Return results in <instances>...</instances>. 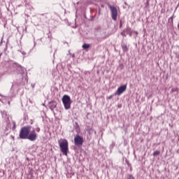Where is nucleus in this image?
<instances>
[{"label":"nucleus","instance_id":"obj_1","mask_svg":"<svg viewBox=\"0 0 179 179\" xmlns=\"http://www.w3.org/2000/svg\"><path fill=\"white\" fill-rule=\"evenodd\" d=\"M59 146L60 148L61 152L65 155V156L68 155V151H69V148H68V141L66 139L64 140H59L58 141Z\"/></svg>","mask_w":179,"mask_h":179},{"label":"nucleus","instance_id":"obj_2","mask_svg":"<svg viewBox=\"0 0 179 179\" xmlns=\"http://www.w3.org/2000/svg\"><path fill=\"white\" fill-rule=\"evenodd\" d=\"M62 101L66 110H69V108H71V104H72L71 96H69V95H64L62 99Z\"/></svg>","mask_w":179,"mask_h":179},{"label":"nucleus","instance_id":"obj_3","mask_svg":"<svg viewBox=\"0 0 179 179\" xmlns=\"http://www.w3.org/2000/svg\"><path fill=\"white\" fill-rule=\"evenodd\" d=\"M30 134V128L29 127H24L20 129V138L27 139L29 134Z\"/></svg>","mask_w":179,"mask_h":179},{"label":"nucleus","instance_id":"obj_4","mask_svg":"<svg viewBox=\"0 0 179 179\" xmlns=\"http://www.w3.org/2000/svg\"><path fill=\"white\" fill-rule=\"evenodd\" d=\"M74 143L76 146H82L83 145V137L76 135L74 138Z\"/></svg>","mask_w":179,"mask_h":179},{"label":"nucleus","instance_id":"obj_5","mask_svg":"<svg viewBox=\"0 0 179 179\" xmlns=\"http://www.w3.org/2000/svg\"><path fill=\"white\" fill-rule=\"evenodd\" d=\"M109 8L111 12L113 20H117V16H118V10H117V8L113 6H110Z\"/></svg>","mask_w":179,"mask_h":179},{"label":"nucleus","instance_id":"obj_6","mask_svg":"<svg viewBox=\"0 0 179 179\" xmlns=\"http://www.w3.org/2000/svg\"><path fill=\"white\" fill-rule=\"evenodd\" d=\"M27 139H29V141H31V142H34V141L37 139V133H36V131L34 130L32 134H29L28 137H27Z\"/></svg>","mask_w":179,"mask_h":179},{"label":"nucleus","instance_id":"obj_7","mask_svg":"<svg viewBox=\"0 0 179 179\" xmlns=\"http://www.w3.org/2000/svg\"><path fill=\"white\" fill-rule=\"evenodd\" d=\"M126 90L127 85H122L117 89L115 94H117V96H121V94H122V93H124V92H125Z\"/></svg>","mask_w":179,"mask_h":179},{"label":"nucleus","instance_id":"obj_8","mask_svg":"<svg viewBox=\"0 0 179 179\" xmlns=\"http://www.w3.org/2000/svg\"><path fill=\"white\" fill-rule=\"evenodd\" d=\"M49 107H50V110H54V108H55V107H57V102H55V101H52L49 103Z\"/></svg>","mask_w":179,"mask_h":179},{"label":"nucleus","instance_id":"obj_9","mask_svg":"<svg viewBox=\"0 0 179 179\" xmlns=\"http://www.w3.org/2000/svg\"><path fill=\"white\" fill-rule=\"evenodd\" d=\"M17 69L19 71L20 73H24V68L22 67V66L17 64Z\"/></svg>","mask_w":179,"mask_h":179},{"label":"nucleus","instance_id":"obj_10","mask_svg":"<svg viewBox=\"0 0 179 179\" xmlns=\"http://www.w3.org/2000/svg\"><path fill=\"white\" fill-rule=\"evenodd\" d=\"M83 50H88V48H90V44L84 43L83 45Z\"/></svg>","mask_w":179,"mask_h":179},{"label":"nucleus","instance_id":"obj_11","mask_svg":"<svg viewBox=\"0 0 179 179\" xmlns=\"http://www.w3.org/2000/svg\"><path fill=\"white\" fill-rule=\"evenodd\" d=\"M127 34H129V37H132V31H131V28L128 27L127 29Z\"/></svg>","mask_w":179,"mask_h":179},{"label":"nucleus","instance_id":"obj_12","mask_svg":"<svg viewBox=\"0 0 179 179\" xmlns=\"http://www.w3.org/2000/svg\"><path fill=\"white\" fill-rule=\"evenodd\" d=\"M122 50L124 51H128V46H127V44H123L122 45Z\"/></svg>","mask_w":179,"mask_h":179},{"label":"nucleus","instance_id":"obj_13","mask_svg":"<svg viewBox=\"0 0 179 179\" xmlns=\"http://www.w3.org/2000/svg\"><path fill=\"white\" fill-rule=\"evenodd\" d=\"M1 115H2L3 118H6V115H7L6 112H5V110H3V111H1Z\"/></svg>","mask_w":179,"mask_h":179},{"label":"nucleus","instance_id":"obj_14","mask_svg":"<svg viewBox=\"0 0 179 179\" xmlns=\"http://www.w3.org/2000/svg\"><path fill=\"white\" fill-rule=\"evenodd\" d=\"M159 155H160V151L159 150H157L153 152V156H159Z\"/></svg>","mask_w":179,"mask_h":179},{"label":"nucleus","instance_id":"obj_15","mask_svg":"<svg viewBox=\"0 0 179 179\" xmlns=\"http://www.w3.org/2000/svg\"><path fill=\"white\" fill-rule=\"evenodd\" d=\"M178 91V88L176 87V88H173L171 91V93H174Z\"/></svg>","mask_w":179,"mask_h":179},{"label":"nucleus","instance_id":"obj_16","mask_svg":"<svg viewBox=\"0 0 179 179\" xmlns=\"http://www.w3.org/2000/svg\"><path fill=\"white\" fill-rule=\"evenodd\" d=\"M127 29H126V31H123L122 32V36H123L124 37H126L127 36Z\"/></svg>","mask_w":179,"mask_h":179},{"label":"nucleus","instance_id":"obj_17","mask_svg":"<svg viewBox=\"0 0 179 179\" xmlns=\"http://www.w3.org/2000/svg\"><path fill=\"white\" fill-rule=\"evenodd\" d=\"M127 179H135L132 175H129Z\"/></svg>","mask_w":179,"mask_h":179},{"label":"nucleus","instance_id":"obj_18","mask_svg":"<svg viewBox=\"0 0 179 179\" xmlns=\"http://www.w3.org/2000/svg\"><path fill=\"white\" fill-rule=\"evenodd\" d=\"M13 129H16V122H13Z\"/></svg>","mask_w":179,"mask_h":179},{"label":"nucleus","instance_id":"obj_19","mask_svg":"<svg viewBox=\"0 0 179 179\" xmlns=\"http://www.w3.org/2000/svg\"><path fill=\"white\" fill-rule=\"evenodd\" d=\"M169 22H171V23H173V17H171L169 19Z\"/></svg>","mask_w":179,"mask_h":179},{"label":"nucleus","instance_id":"obj_20","mask_svg":"<svg viewBox=\"0 0 179 179\" xmlns=\"http://www.w3.org/2000/svg\"><path fill=\"white\" fill-rule=\"evenodd\" d=\"M113 95L109 96V97H108L109 100L111 99H113Z\"/></svg>","mask_w":179,"mask_h":179},{"label":"nucleus","instance_id":"obj_21","mask_svg":"<svg viewBox=\"0 0 179 179\" xmlns=\"http://www.w3.org/2000/svg\"><path fill=\"white\" fill-rule=\"evenodd\" d=\"M149 2H150V0H147L146 4L149 5Z\"/></svg>","mask_w":179,"mask_h":179},{"label":"nucleus","instance_id":"obj_22","mask_svg":"<svg viewBox=\"0 0 179 179\" xmlns=\"http://www.w3.org/2000/svg\"><path fill=\"white\" fill-rule=\"evenodd\" d=\"M22 55H26V52H22Z\"/></svg>","mask_w":179,"mask_h":179},{"label":"nucleus","instance_id":"obj_23","mask_svg":"<svg viewBox=\"0 0 179 179\" xmlns=\"http://www.w3.org/2000/svg\"><path fill=\"white\" fill-rule=\"evenodd\" d=\"M31 87H32L33 88H34V85L32 84V85H31Z\"/></svg>","mask_w":179,"mask_h":179},{"label":"nucleus","instance_id":"obj_24","mask_svg":"<svg viewBox=\"0 0 179 179\" xmlns=\"http://www.w3.org/2000/svg\"><path fill=\"white\" fill-rule=\"evenodd\" d=\"M36 45V42H34V46Z\"/></svg>","mask_w":179,"mask_h":179},{"label":"nucleus","instance_id":"obj_25","mask_svg":"<svg viewBox=\"0 0 179 179\" xmlns=\"http://www.w3.org/2000/svg\"><path fill=\"white\" fill-rule=\"evenodd\" d=\"M73 57H75V55H73Z\"/></svg>","mask_w":179,"mask_h":179},{"label":"nucleus","instance_id":"obj_26","mask_svg":"<svg viewBox=\"0 0 179 179\" xmlns=\"http://www.w3.org/2000/svg\"><path fill=\"white\" fill-rule=\"evenodd\" d=\"M178 179H179V178H178Z\"/></svg>","mask_w":179,"mask_h":179}]
</instances>
